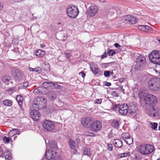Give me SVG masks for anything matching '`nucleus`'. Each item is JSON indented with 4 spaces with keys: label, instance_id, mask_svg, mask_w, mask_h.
<instances>
[{
    "label": "nucleus",
    "instance_id": "f257e3e1",
    "mask_svg": "<svg viewBox=\"0 0 160 160\" xmlns=\"http://www.w3.org/2000/svg\"><path fill=\"white\" fill-rule=\"evenodd\" d=\"M47 102V100L44 97H37L33 100L32 106L35 109L40 110L44 108Z\"/></svg>",
    "mask_w": 160,
    "mask_h": 160
},
{
    "label": "nucleus",
    "instance_id": "f03ea898",
    "mask_svg": "<svg viewBox=\"0 0 160 160\" xmlns=\"http://www.w3.org/2000/svg\"><path fill=\"white\" fill-rule=\"evenodd\" d=\"M154 147L153 146L149 144H142L138 148V151L143 155L149 154L154 151Z\"/></svg>",
    "mask_w": 160,
    "mask_h": 160
},
{
    "label": "nucleus",
    "instance_id": "7ed1b4c3",
    "mask_svg": "<svg viewBox=\"0 0 160 160\" xmlns=\"http://www.w3.org/2000/svg\"><path fill=\"white\" fill-rule=\"evenodd\" d=\"M148 87L152 91H158L160 89V79L153 78L149 80L148 82Z\"/></svg>",
    "mask_w": 160,
    "mask_h": 160
},
{
    "label": "nucleus",
    "instance_id": "20e7f679",
    "mask_svg": "<svg viewBox=\"0 0 160 160\" xmlns=\"http://www.w3.org/2000/svg\"><path fill=\"white\" fill-rule=\"evenodd\" d=\"M138 55V56L137 55V58L135 68L136 70H139L143 68L145 65L146 58L142 55L141 54Z\"/></svg>",
    "mask_w": 160,
    "mask_h": 160
},
{
    "label": "nucleus",
    "instance_id": "39448f33",
    "mask_svg": "<svg viewBox=\"0 0 160 160\" xmlns=\"http://www.w3.org/2000/svg\"><path fill=\"white\" fill-rule=\"evenodd\" d=\"M67 13L68 16L72 18H76L79 13L78 8L76 6L70 5L67 9Z\"/></svg>",
    "mask_w": 160,
    "mask_h": 160
},
{
    "label": "nucleus",
    "instance_id": "423d86ee",
    "mask_svg": "<svg viewBox=\"0 0 160 160\" xmlns=\"http://www.w3.org/2000/svg\"><path fill=\"white\" fill-rule=\"evenodd\" d=\"M144 101L146 104L149 106H154L157 102V97L152 94H148L144 98Z\"/></svg>",
    "mask_w": 160,
    "mask_h": 160
},
{
    "label": "nucleus",
    "instance_id": "0eeeda50",
    "mask_svg": "<svg viewBox=\"0 0 160 160\" xmlns=\"http://www.w3.org/2000/svg\"><path fill=\"white\" fill-rule=\"evenodd\" d=\"M150 60L153 63L160 65V56L159 51H154L149 56Z\"/></svg>",
    "mask_w": 160,
    "mask_h": 160
},
{
    "label": "nucleus",
    "instance_id": "6e6552de",
    "mask_svg": "<svg viewBox=\"0 0 160 160\" xmlns=\"http://www.w3.org/2000/svg\"><path fill=\"white\" fill-rule=\"evenodd\" d=\"M42 126L45 130L51 131L55 128V125L53 122L48 120H45L43 121Z\"/></svg>",
    "mask_w": 160,
    "mask_h": 160
},
{
    "label": "nucleus",
    "instance_id": "1a4fd4ad",
    "mask_svg": "<svg viewBox=\"0 0 160 160\" xmlns=\"http://www.w3.org/2000/svg\"><path fill=\"white\" fill-rule=\"evenodd\" d=\"M102 127V123L99 121H95L92 123L90 128L92 131L97 132L101 130Z\"/></svg>",
    "mask_w": 160,
    "mask_h": 160
},
{
    "label": "nucleus",
    "instance_id": "9d476101",
    "mask_svg": "<svg viewBox=\"0 0 160 160\" xmlns=\"http://www.w3.org/2000/svg\"><path fill=\"white\" fill-rule=\"evenodd\" d=\"M154 106H150L149 109L147 111L148 115L152 117L158 116L159 112V109L158 108L156 110Z\"/></svg>",
    "mask_w": 160,
    "mask_h": 160
},
{
    "label": "nucleus",
    "instance_id": "9b49d317",
    "mask_svg": "<svg viewBox=\"0 0 160 160\" xmlns=\"http://www.w3.org/2000/svg\"><path fill=\"white\" fill-rule=\"evenodd\" d=\"M57 152L53 150H48L46 152L45 157L46 159L54 160L56 156Z\"/></svg>",
    "mask_w": 160,
    "mask_h": 160
},
{
    "label": "nucleus",
    "instance_id": "f8f14e48",
    "mask_svg": "<svg viewBox=\"0 0 160 160\" xmlns=\"http://www.w3.org/2000/svg\"><path fill=\"white\" fill-rule=\"evenodd\" d=\"M81 124L85 127L89 128L91 126L92 119L89 117L83 118L81 120Z\"/></svg>",
    "mask_w": 160,
    "mask_h": 160
},
{
    "label": "nucleus",
    "instance_id": "ddd939ff",
    "mask_svg": "<svg viewBox=\"0 0 160 160\" xmlns=\"http://www.w3.org/2000/svg\"><path fill=\"white\" fill-rule=\"evenodd\" d=\"M118 108L119 112L121 115H124L128 112V107L126 104H122Z\"/></svg>",
    "mask_w": 160,
    "mask_h": 160
},
{
    "label": "nucleus",
    "instance_id": "4468645a",
    "mask_svg": "<svg viewBox=\"0 0 160 160\" xmlns=\"http://www.w3.org/2000/svg\"><path fill=\"white\" fill-rule=\"evenodd\" d=\"M68 143L71 150V152L74 154L77 153V150L76 148V144L74 141L72 139H69L68 140Z\"/></svg>",
    "mask_w": 160,
    "mask_h": 160
},
{
    "label": "nucleus",
    "instance_id": "2eb2a0df",
    "mask_svg": "<svg viewBox=\"0 0 160 160\" xmlns=\"http://www.w3.org/2000/svg\"><path fill=\"white\" fill-rule=\"evenodd\" d=\"M98 11V8L95 5H92L90 6L88 9V13L91 16L95 15Z\"/></svg>",
    "mask_w": 160,
    "mask_h": 160
},
{
    "label": "nucleus",
    "instance_id": "dca6fc26",
    "mask_svg": "<svg viewBox=\"0 0 160 160\" xmlns=\"http://www.w3.org/2000/svg\"><path fill=\"white\" fill-rule=\"evenodd\" d=\"M138 28L140 30L146 32H151L153 30L151 27L147 25H140L138 26Z\"/></svg>",
    "mask_w": 160,
    "mask_h": 160
},
{
    "label": "nucleus",
    "instance_id": "f3484780",
    "mask_svg": "<svg viewBox=\"0 0 160 160\" xmlns=\"http://www.w3.org/2000/svg\"><path fill=\"white\" fill-rule=\"evenodd\" d=\"M137 109L138 108L135 104H131L128 107V113L130 114H133L136 112Z\"/></svg>",
    "mask_w": 160,
    "mask_h": 160
},
{
    "label": "nucleus",
    "instance_id": "a211bd4d",
    "mask_svg": "<svg viewBox=\"0 0 160 160\" xmlns=\"http://www.w3.org/2000/svg\"><path fill=\"white\" fill-rule=\"evenodd\" d=\"M30 115L32 119L38 121L40 116L39 112L37 110H34L30 113Z\"/></svg>",
    "mask_w": 160,
    "mask_h": 160
},
{
    "label": "nucleus",
    "instance_id": "6ab92c4d",
    "mask_svg": "<svg viewBox=\"0 0 160 160\" xmlns=\"http://www.w3.org/2000/svg\"><path fill=\"white\" fill-rule=\"evenodd\" d=\"M126 20L128 21L130 24H134L137 22L136 19L130 15H128L126 17Z\"/></svg>",
    "mask_w": 160,
    "mask_h": 160
},
{
    "label": "nucleus",
    "instance_id": "aec40b11",
    "mask_svg": "<svg viewBox=\"0 0 160 160\" xmlns=\"http://www.w3.org/2000/svg\"><path fill=\"white\" fill-rule=\"evenodd\" d=\"M47 85L48 86H50L52 88H56L58 89V85L55 84L53 82H44L42 83V85L43 86H46Z\"/></svg>",
    "mask_w": 160,
    "mask_h": 160
},
{
    "label": "nucleus",
    "instance_id": "412c9836",
    "mask_svg": "<svg viewBox=\"0 0 160 160\" xmlns=\"http://www.w3.org/2000/svg\"><path fill=\"white\" fill-rule=\"evenodd\" d=\"M20 134V132L18 129H13L10 131L8 135L10 137H12L16 134L19 135Z\"/></svg>",
    "mask_w": 160,
    "mask_h": 160
},
{
    "label": "nucleus",
    "instance_id": "4be33fe9",
    "mask_svg": "<svg viewBox=\"0 0 160 160\" xmlns=\"http://www.w3.org/2000/svg\"><path fill=\"white\" fill-rule=\"evenodd\" d=\"M113 142L115 146L118 148H121L122 146V142L120 139H115L113 141Z\"/></svg>",
    "mask_w": 160,
    "mask_h": 160
},
{
    "label": "nucleus",
    "instance_id": "5701e85b",
    "mask_svg": "<svg viewBox=\"0 0 160 160\" xmlns=\"http://www.w3.org/2000/svg\"><path fill=\"white\" fill-rule=\"evenodd\" d=\"M16 100L19 104L20 108L22 109L23 98L20 95H18L17 97Z\"/></svg>",
    "mask_w": 160,
    "mask_h": 160
},
{
    "label": "nucleus",
    "instance_id": "b1692460",
    "mask_svg": "<svg viewBox=\"0 0 160 160\" xmlns=\"http://www.w3.org/2000/svg\"><path fill=\"white\" fill-rule=\"evenodd\" d=\"M11 79V78L8 75L3 76L2 78V80L6 84H8L9 82Z\"/></svg>",
    "mask_w": 160,
    "mask_h": 160
},
{
    "label": "nucleus",
    "instance_id": "393cba45",
    "mask_svg": "<svg viewBox=\"0 0 160 160\" xmlns=\"http://www.w3.org/2000/svg\"><path fill=\"white\" fill-rule=\"evenodd\" d=\"M45 54V52L40 49L38 50L36 52V55L40 58L43 57Z\"/></svg>",
    "mask_w": 160,
    "mask_h": 160
},
{
    "label": "nucleus",
    "instance_id": "a878e982",
    "mask_svg": "<svg viewBox=\"0 0 160 160\" xmlns=\"http://www.w3.org/2000/svg\"><path fill=\"white\" fill-rule=\"evenodd\" d=\"M92 152L90 149L88 147L85 148L83 151L84 154L90 157L92 155Z\"/></svg>",
    "mask_w": 160,
    "mask_h": 160
},
{
    "label": "nucleus",
    "instance_id": "bb28decb",
    "mask_svg": "<svg viewBox=\"0 0 160 160\" xmlns=\"http://www.w3.org/2000/svg\"><path fill=\"white\" fill-rule=\"evenodd\" d=\"M4 106L7 107H11L12 104V101L9 99H6L3 102Z\"/></svg>",
    "mask_w": 160,
    "mask_h": 160
},
{
    "label": "nucleus",
    "instance_id": "cd10ccee",
    "mask_svg": "<svg viewBox=\"0 0 160 160\" xmlns=\"http://www.w3.org/2000/svg\"><path fill=\"white\" fill-rule=\"evenodd\" d=\"M90 69L92 72L94 74H97L98 72V67L96 64H94L92 66H91Z\"/></svg>",
    "mask_w": 160,
    "mask_h": 160
},
{
    "label": "nucleus",
    "instance_id": "c85d7f7f",
    "mask_svg": "<svg viewBox=\"0 0 160 160\" xmlns=\"http://www.w3.org/2000/svg\"><path fill=\"white\" fill-rule=\"evenodd\" d=\"M28 69L30 71H34L39 74L41 73L42 71L41 69L39 67H38L35 68H28Z\"/></svg>",
    "mask_w": 160,
    "mask_h": 160
},
{
    "label": "nucleus",
    "instance_id": "c756f323",
    "mask_svg": "<svg viewBox=\"0 0 160 160\" xmlns=\"http://www.w3.org/2000/svg\"><path fill=\"white\" fill-rule=\"evenodd\" d=\"M43 86V87H41V93H42L43 94H47L48 93V90L47 89L46 86ZM47 87H49V86H48V85L46 86Z\"/></svg>",
    "mask_w": 160,
    "mask_h": 160
},
{
    "label": "nucleus",
    "instance_id": "7c9ffc66",
    "mask_svg": "<svg viewBox=\"0 0 160 160\" xmlns=\"http://www.w3.org/2000/svg\"><path fill=\"white\" fill-rule=\"evenodd\" d=\"M125 141L127 144L129 145H130L133 142V140L132 138L130 136L129 137V138L125 140Z\"/></svg>",
    "mask_w": 160,
    "mask_h": 160
},
{
    "label": "nucleus",
    "instance_id": "2f4dec72",
    "mask_svg": "<svg viewBox=\"0 0 160 160\" xmlns=\"http://www.w3.org/2000/svg\"><path fill=\"white\" fill-rule=\"evenodd\" d=\"M130 136L129 134L127 132L123 133L121 135L122 138L124 140H125Z\"/></svg>",
    "mask_w": 160,
    "mask_h": 160
},
{
    "label": "nucleus",
    "instance_id": "473e14b6",
    "mask_svg": "<svg viewBox=\"0 0 160 160\" xmlns=\"http://www.w3.org/2000/svg\"><path fill=\"white\" fill-rule=\"evenodd\" d=\"M112 126L114 128H117L119 127L118 122L116 120L113 121L112 123Z\"/></svg>",
    "mask_w": 160,
    "mask_h": 160
},
{
    "label": "nucleus",
    "instance_id": "72a5a7b5",
    "mask_svg": "<svg viewBox=\"0 0 160 160\" xmlns=\"http://www.w3.org/2000/svg\"><path fill=\"white\" fill-rule=\"evenodd\" d=\"M5 158L6 160H11L12 159V156L10 155V152H7V154L5 155Z\"/></svg>",
    "mask_w": 160,
    "mask_h": 160
},
{
    "label": "nucleus",
    "instance_id": "f704fd0d",
    "mask_svg": "<svg viewBox=\"0 0 160 160\" xmlns=\"http://www.w3.org/2000/svg\"><path fill=\"white\" fill-rule=\"evenodd\" d=\"M113 73L112 72H111L110 71H104V75L105 77H109L110 74Z\"/></svg>",
    "mask_w": 160,
    "mask_h": 160
},
{
    "label": "nucleus",
    "instance_id": "c9c22d12",
    "mask_svg": "<svg viewBox=\"0 0 160 160\" xmlns=\"http://www.w3.org/2000/svg\"><path fill=\"white\" fill-rule=\"evenodd\" d=\"M3 142L6 143H8L11 139L9 138H8L6 136H4L3 138Z\"/></svg>",
    "mask_w": 160,
    "mask_h": 160
},
{
    "label": "nucleus",
    "instance_id": "e433bc0d",
    "mask_svg": "<svg viewBox=\"0 0 160 160\" xmlns=\"http://www.w3.org/2000/svg\"><path fill=\"white\" fill-rule=\"evenodd\" d=\"M41 87H39L38 88H36L33 91V92L35 94H38L39 93L41 92Z\"/></svg>",
    "mask_w": 160,
    "mask_h": 160
},
{
    "label": "nucleus",
    "instance_id": "4c0bfd02",
    "mask_svg": "<svg viewBox=\"0 0 160 160\" xmlns=\"http://www.w3.org/2000/svg\"><path fill=\"white\" fill-rule=\"evenodd\" d=\"M43 69L47 71H50V66L49 63L45 64L44 67H43Z\"/></svg>",
    "mask_w": 160,
    "mask_h": 160
},
{
    "label": "nucleus",
    "instance_id": "58836bf2",
    "mask_svg": "<svg viewBox=\"0 0 160 160\" xmlns=\"http://www.w3.org/2000/svg\"><path fill=\"white\" fill-rule=\"evenodd\" d=\"M108 54L110 56H112L114 54H115V52L112 50H109L108 52Z\"/></svg>",
    "mask_w": 160,
    "mask_h": 160
},
{
    "label": "nucleus",
    "instance_id": "ea45409f",
    "mask_svg": "<svg viewBox=\"0 0 160 160\" xmlns=\"http://www.w3.org/2000/svg\"><path fill=\"white\" fill-rule=\"evenodd\" d=\"M50 147L53 150L56 149L58 148L57 145L55 143L52 144H50Z\"/></svg>",
    "mask_w": 160,
    "mask_h": 160
},
{
    "label": "nucleus",
    "instance_id": "a19ab883",
    "mask_svg": "<svg viewBox=\"0 0 160 160\" xmlns=\"http://www.w3.org/2000/svg\"><path fill=\"white\" fill-rule=\"evenodd\" d=\"M151 127L152 129H153L154 130L156 129L158 126L157 123L155 122L153 123H151Z\"/></svg>",
    "mask_w": 160,
    "mask_h": 160
},
{
    "label": "nucleus",
    "instance_id": "79ce46f5",
    "mask_svg": "<svg viewBox=\"0 0 160 160\" xmlns=\"http://www.w3.org/2000/svg\"><path fill=\"white\" fill-rule=\"evenodd\" d=\"M102 102V99H96L94 102V103L95 104H100Z\"/></svg>",
    "mask_w": 160,
    "mask_h": 160
},
{
    "label": "nucleus",
    "instance_id": "37998d69",
    "mask_svg": "<svg viewBox=\"0 0 160 160\" xmlns=\"http://www.w3.org/2000/svg\"><path fill=\"white\" fill-rule=\"evenodd\" d=\"M128 155V153H125L120 154L118 155V157L120 158H123L126 157Z\"/></svg>",
    "mask_w": 160,
    "mask_h": 160
},
{
    "label": "nucleus",
    "instance_id": "c03bdc74",
    "mask_svg": "<svg viewBox=\"0 0 160 160\" xmlns=\"http://www.w3.org/2000/svg\"><path fill=\"white\" fill-rule=\"evenodd\" d=\"M107 149L110 151H111L112 150V146L111 144L108 143L107 146Z\"/></svg>",
    "mask_w": 160,
    "mask_h": 160
},
{
    "label": "nucleus",
    "instance_id": "a18cd8bd",
    "mask_svg": "<svg viewBox=\"0 0 160 160\" xmlns=\"http://www.w3.org/2000/svg\"><path fill=\"white\" fill-rule=\"evenodd\" d=\"M65 55L67 58H69L71 56L70 53L68 52H65Z\"/></svg>",
    "mask_w": 160,
    "mask_h": 160
},
{
    "label": "nucleus",
    "instance_id": "49530a36",
    "mask_svg": "<svg viewBox=\"0 0 160 160\" xmlns=\"http://www.w3.org/2000/svg\"><path fill=\"white\" fill-rule=\"evenodd\" d=\"M112 95L115 97H118L119 96V93H117L116 91L112 92Z\"/></svg>",
    "mask_w": 160,
    "mask_h": 160
},
{
    "label": "nucleus",
    "instance_id": "de8ad7c7",
    "mask_svg": "<svg viewBox=\"0 0 160 160\" xmlns=\"http://www.w3.org/2000/svg\"><path fill=\"white\" fill-rule=\"evenodd\" d=\"M114 46L117 48H120L121 46L118 43H116L114 44Z\"/></svg>",
    "mask_w": 160,
    "mask_h": 160
},
{
    "label": "nucleus",
    "instance_id": "09e8293b",
    "mask_svg": "<svg viewBox=\"0 0 160 160\" xmlns=\"http://www.w3.org/2000/svg\"><path fill=\"white\" fill-rule=\"evenodd\" d=\"M107 54L106 52H105L101 56V58L103 59L107 57Z\"/></svg>",
    "mask_w": 160,
    "mask_h": 160
},
{
    "label": "nucleus",
    "instance_id": "8fccbe9b",
    "mask_svg": "<svg viewBox=\"0 0 160 160\" xmlns=\"http://www.w3.org/2000/svg\"><path fill=\"white\" fill-rule=\"evenodd\" d=\"M28 85V82H25L23 84V87H25V88H26L27 87Z\"/></svg>",
    "mask_w": 160,
    "mask_h": 160
},
{
    "label": "nucleus",
    "instance_id": "3c124183",
    "mask_svg": "<svg viewBox=\"0 0 160 160\" xmlns=\"http://www.w3.org/2000/svg\"><path fill=\"white\" fill-rule=\"evenodd\" d=\"M79 75H80L83 78H84V77L85 76V74L82 72H79Z\"/></svg>",
    "mask_w": 160,
    "mask_h": 160
},
{
    "label": "nucleus",
    "instance_id": "603ef678",
    "mask_svg": "<svg viewBox=\"0 0 160 160\" xmlns=\"http://www.w3.org/2000/svg\"><path fill=\"white\" fill-rule=\"evenodd\" d=\"M125 80V78H122L119 79V81L120 82H122Z\"/></svg>",
    "mask_w": 160,
    "mask_h": 160
},
{
    "label": "nucleus",
    "instance_id": "864d4df0",
    "mask_svg": "<svg viewBox=\"0 0 160 160\" xmlns=\"http://www.w3.org/2000/svg\"><path fill=\"white\" fill-rule=\"evenodd\" d=\"M3 7L2 4L0 2V11L1 10Z\"/></svg>",
    "mask_w": 160,
    "mask_h": 160
},
{
    "label": "nucleus",
    "instance_id": "5fc2aeb1",
    "mask_svg": "<svg viewBox=\"0 0 160 160\" xmlns=\"http://www.w3.org/2000/svg\"><path fill=\"white\" fill-rule=\"evenodd\" d=\"M106 86H109L111 85V84L110 82H106L105 84Z\"/></svg>",
    "mask_w": 160,
    "mask_h": 160
},
{
    "label": "nucleus",
    "instance_id": "6e6d98bb",
    "mask_svg": "<svg viewBox=\"0 0 160 160\" xmlns=\"http://www.w3.org/2000/svg\"><path fill=\"white\" fill-rule=\"evenodd\" d=\"M62 86L58 85V89H62Z\"/></svg>",
    "mask_w": 160,
    "mask_h": 160
},
{
    "label": "nucleus",
    "instance_id": "4d7b16f0",
    "mask_svg": "<svg viewBox=\"0 0 160 160\" xmlns=\"http://www.w3.org/2000/svg\"><path fill=\"white\" fill-rule=\"evenodd\" d=\"M121 91L123 94L125 93L124 90L122 89V88Z\"/></svg>",
    "mask_w": 160,
    "mask_h": 160
},
{
    "label": "nucleus",
    "instance_id": "13d9d810",
    "mask_svg": "<svg viewBox=\"0 0 160 160\" xmlns=\"http://www.w3.org/2000/svg\"><path fill=\"white\" fill-rule=\"evenodd\" d=\"M12 90H12V89H9L8 90V91H12Z\"/></svg>",
    "mask_w": 160,
    "mask_h": 160
},
{
    "label": "nucleus",
    "instance_id": "bf43d9fd",
    "mask_svg": "<svg viewBox=\"0 0 160 160\" xmlns=\"http://www.w3.org/2000/svg\"><path fill=\"white\" fill-rule=\"evenodd\" d=\"M94 134H93V133H92V135H91V136H94Z\"/></svg>",
    "mask_w": 160,
    "mask_h": 160
},
{
    "label": "nucleus",
    "instance_id": "052dcab7",
    "mask_svg": "<svg viewBox=\"0 0 160 160\" xmlns=\"http://www.w3.org/2000/svg\"><path fill=\"white\" fill-rule=\"evenodd\" d=\"M23 0H17V1H18L17 2H19L20 1H23Z\"/></svg>",
    "mask_w": 160,
    "mask_h": 160
},
{
    "label": "nucleus",
    "instance_id": "680f3d73",
    "mask_svg": "<svg viewBox=\"0 0 160 160\" xmlns=\"http://www.w3.org/2000/svg\"><path fill=\"white\" fill-rule=\"evenodd\" d=\"M14 76H18V75H17V74H15V75Z\"/></svg>",
    "mask_w": 160,
    "mask_h": 160
},
{
    "label": "nucleus",
    "instance_id": "e2e57ef3",
    "mask_svg": "<svg viewBox=\"0 0 160 160\" xmlns=\"http://www.w3.org/2000/svg\"><path fill=\"white\" fill-rule=\"evenodd\" d=\"M16 138H17V137H14V139L15 140V139H16Z\"/></svg>",
    "mask_w": 160,
    "mask_h": 160
},
{
    "label": "nucleus",
    "instance_id": "0e129e2a",
    "mask_svg": "<svg viewBox=\"0 0 160 160\" xmlns=\"http://www.w3.org/2000/svg\"><path fill=\"white\" fill-rule=\"evenodd\" d=\"M41 45L42 46H41L42 47H43V45L42 44H41Z\"/></svg>",
    "mask_w": 160,
    "mask_h": 160
},
{
    "label": "nucleus",
    "instance_id": "69168bd1",
    "mask_svg": "<svg viewBox=\"0 0 160 160\" xmlns=\"http://www.w3.org/2000/svg\"><path fill=\"white\" fill-rule=\"evenodd\" d=\"M21 87H22L21 86V87H19V89H20V88H21Z\"/></svg>",
    "mask_w": 160,
    "mask_h": 160
},
{
    "label": "nucleus",
    "instance_id": "338daca9",
    "mask_svg": "<svg viewBox=\"0 0 160 160\" xmlns=\"http://www.w3.org/2000/svg\"><path fill=\"white\" fill-rule=\"evenodd\" d=\"M105 2V1H102V2Z\"/></svg>",
    "mask_w": 160,
    "mask_h": 160
},
{
    "label": "nucleus",
    "instance_id": "774afa93",
    "mask_svg": "<svg viewBox=\"0 0 160 160\" xmlns=\"http://www.w3.org/2000/svg\"><path fill=\"white\" fill-rule=\"evenodd\" d=\"M77 142H79V141H78V140H77Z\"/></svg>",
    "mask_w": 160,
    "mask_h": 160
}]
</instances>
